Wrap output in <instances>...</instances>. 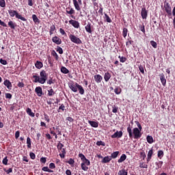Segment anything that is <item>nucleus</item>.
<instances>
[{"instance_id":"c756f323","label":"nucleus","mask_w":175,"mask_h":175,"mask_svg":"<svg viewBox=\"0 0 175 175\" xmlns=\"http://www.w3.org/2000/svg\"><path fill=\"white\" fill-rule=\"evenodd\" d=\"M120 154V152L118 150L116 152H113V153H111L110 157H111V159H116L118 155Z\"/></svg>"},{"instance_id":"9b49d317","label":"nucleus","mask_w":175,"mask_h":175,"mask_svg":"<svg viewBox=\"0 0 175 175\" xmlns=\"http://www.w3.org/2000/svg\"><path fill=\"white\" fill-rule=\"evenodd\" d=\"M148 11H147L146 8H142L141 16L142 19H147Z\"/></svg>"},{"instance_id":"b1692460","label":"nucleus","mask_w":175,"mask_h":175,"mask_svg":"<svg viewBox=\"0 0 175 175\" xmlns=\"http://www.w3.org/2000/svg\"><path fill=\"white\" fill-rule=\"evenodd\" d=\"M111 77V75L109 72H105V74H104V80L105 81V82H108Z\"/></svg>"},{"instance_id":"a878e982","label":"nucleus","mask_w":175,"mask_h":175,"mask_svg":"<svg viewBox=\"0 0 175 175\" xmlns=\"http://www.w3.org/2000/svg\"><path fill=\"white\" fill-rule=\"evenodd\" d=\"M139 168L141 169H148V165L145 162H140L139 163Z\"/></svg>"},{"instance_id":"bb28decb","label":"nucleus","mask_w":175,"mask_h":175,"mask_svg":"<svg viewBox=\"0 0 175 175\" xmlns=\"http://www.w3.org/2000/svg\"><path fill=\"white\" fill-rule=\"evenodd\" d=\"M104 19H105V21L107 23H112V20L111 19L109 16L107 15V14H104Z\"/></svg>"},{"instance_id":"20e7f679","label":"nucleus","mask_w":175,"mask_h":175,"mask_svg":"<svg viewBox=\"0 0 175 175\" xmlns=\"http://www.w3.org/2000/svg\"><path fill=\"white\" fill-rule=\"evenodd\" d=\"M69 88L73 92H78L79 91V93L80 95L85 94V89L83 88V86H81V85H79V83H77V82H75V83L72 82L71 83L69 84Z\"/></svg>"},{"instance_id":"5fc2aeb1","label":"nucleus","mask_w":175,"mask_h":175,"mask_svg":"<svg viewBox=\"0 0 175 175\" xmlns=\"http://www.w3.org/2000/svg\"><path fill=\"white\" fill-rule=\"evenodd\" d=\"M98 13H99L100 14H101V16L103 15V8L102 5L99 6V10L98 11Z\"/></svg>"},{"instance_id":"ea45409f","label":"nucleus","mask_w":175,"mask_h":175,"mask_svg":"<svg viewBox=\"0 0 175 175\" xmlns=\"http://www.w3.org/2000/svg\"><path fill=\"white\" fill-rule=\"evenodd\" d=\"M3 171L5 172H6L7 174H10V173L13 172V168L12 167H10L8 170H7L6 168H3Z\"/></svg>"},{"instance_id":"393cba45","label":"nucleus","mask_w":175,"mask_h":175,"mask_svg":"<svg viewBox=\"0 0 175 175\" xmlns=\"http://www.w3.org/2000/svg\"><path fill=\"white\" fill-rule=\"evenodd\" d=\"M31 18H33V22H34V23H40V19L38 18L37 15H36L35 14H33V15L31 16Z\"/></svg>"},{"instance_id":"4468645a","label":"nucleus","mask_w":175,"mask_h":175,"mask_svg":"<svg viewBox=\"0 0 175 175\" xmlns=\"http://www.w3.org/2000/svg\"><path fill=\"white\" fill-rule=\"evenodd\" d=\"M153 154H154V152L152 148L148 152L147 159H146L147 163H148L151 161Z\"/></svg>"},{"instance_id":"3c124183","label":"nucleus","mask_w":175,"mask_h":175,"mask_svg":"<svg viewBox=\"0 0 175 175\" xmlns=\"http://www.w3.org/2000/svg\"><path fill=\"white\" fill-rule=\"evenodd\" d=\"M60 110H62V111H65V105H64V104H62V105L59 106L57 112L59 113V112H60Z\"/></svg>"},{"instance_id":"37998d69","label":"nucleus","mask_w":175,"mask_h":175,"mask_svg":"<svg viewBox=\"0 0 175 175\" xmlns=\"http://www.w3.org/2000/svg\"><path fill=\"white\" fill-rule=\"evenodd\" d=\"M118 175H128V172L123 169L119 171Z\"/></svg>"},{"instance_id":"cd10ccee","label":"nucleus","mask_w":175,"mask_h":175,"mask_svg":"<svg viewBox=\"0 0 175 175\" xmlns=\"http://www.w3.org/2000/svg\"><path fill=\"white\" fill-rule=\"evenodd\" d=\"M26 144L27 148H31V141L29 137H27Z\"/></svg>"},{"instance_id":"774afa93","label":"nucleus","mask_w":175,"mask_h":175,"mask_svg":"<svg viewBox=\"0 0 175 175\" xmlns=\"http://www.w3.org/2000/svg\"><path fill=\"white\" fill-rule=\"evenodd\" d=\"M45 137H46V138L48 140H51V139H52V137H51V135H50L49 133H46V134L45 135Z\"/></svg>"},{"instance_id":"6e6552de","label":"nucleus","mask_w":175,"mask_h":175,"mask_svg":"<svg viewBox=\"0 0 175 175\" xmlns=\"http://www.w3.org/2000/svg\"><path fill=\"white\" fill-rule=\"evenodd\" d=\"M72 2L75 10L77 11H81V8L80 7V5L83 4L82 0H72Z\"/></svg>"},{"instance_id":"a19ab883","label":"nucleus","mask_w":175,"mask_h":175,"mask_svg":"<svg viewBox=\"0 0 175 175\" xmlns=\"http://www.w3.org/2000/svg\"><path fill=\"white\" fill-rule=\"evenodd\" d=\"M128 29L126 27L123 28L122 36L124 38L127 36Z\"/></svg>"},{"instance_id":"2f4dec72","label":"nucleus","mask_w":175,"mask_h":175,"mask_svg":"<svg viewBox=\"0 0 175 175\" xmlns=\"http://www.w3.org/2000/svg\"><path fill=\"white\" fill-rule=\"evenodd\" d=\"M131 44H133V41L130 39L128 38L126 42V46L127 47V49H129L130 46H131Z\"/></svg>"},{"instance_id":"39448f33","label":"nucleus","mask_w":175,"mask_h":175,"mask_svg":"<svg viewBox=\"0 0 175 175\" xmlns=\"http://www.w3.org/2000/svg\"><path fill=\"white\" fill-rule=\"evenodd\" d=\"M8 13L11 17H16V18L19 19L22 21L26 22L27 18L23 16L22 15H20L18 14V11H16L15 10H8Z\"/></svg>"},{"instance_id":"a211bd4d","label":"nucleus","mask_w":175,"mask_h":175,"mask_svg":"<svg viewBox=\"0 0 175 175\" xmlns=\"http://www.w3.org/2000/svg\"><path fill=\"white\" fill-rule=\"evenodd\" d=\"M66 12L68 14L72 16L73 14H75V10H74V8L68 7V8H66Z\"/></svg>"},{"instance_id":"e433bc0d","label":"nucleus","mask_w":175,"mask_h":175,"mask_svg":"<svg viewBox=\"0 0 175 175\" xmlns=\"http://www.w3.org/2000/svg\"><path fill=\"white\" fill-rule=\"evenodd\" d=\"M61 72L63 74H66H66L69 73V70H68L66 67L62 66Z\"/></svg>"},{"instance_id":"dca6fc26","label":"nucleus","mask_w":175,"mask_h":175,"mask_svg":"<svg viewBox=\"0 0 175 175\" xmlns=\"http://www.w3.org/2000/svg\"><path fill=\"white\" fill-rule=\"evenodd\" d=\"M92 23L90 22H88L87 25L85 27V31L91 34L92 33Z\"/></svg>"},{"instance_id":"338daca9","label":"nucleus","mask_w":175,"mask_h":175,"mask_svg":"<svg viewBox=\"0 0 175 175\" xmlns=\"http://www.w3.org/2000/svg\"><path fill=\"white\" fill-rule=\"evenodd\" d=\"M135 123L137 124L138 129H143V128L142 127V124H140V122H139V121H135Z\"/></svg>"},{"instance_id":"8fccbe9b","label":"nucleus","mask_w":175,"mask_h":175,"mask_svg":"<svg viewBox=\"0 0 175 175\" xmlns=\"http://www.w3.org/2000/svg\"><path fill=\"white\" fill-rule=\"evenodd\" d=\"M96 145L98 146H105L106 144L104 142L99 141L96 143Z\"/></svg>"},{"instance_id":"79ce46f5","label":"nucleus","mask_w":175,"mask_h":175,"mask_svg":"<svg viewBox=\"0 0 175 175\" xmlns=\"http://www.w3.org/2000/svg\"><path fill=\"white\" fill-rule=\"evenodd\" d=\"M0 7L5 8L6 7V3L5 0H0Z\"/></svg>"},{"instance_id":"72a5a7b5","label":"nucleus","mask_w":175,"mask_h":175,"mask_svg":"<svg viewBox=\"0 0 175 175\" xmlns=\"http://www.w3.org/2000/svg\"><path fill=\"white\" fill-rule=\"evenodd\" d=\"M139 30L144 33L146 34V29H145V25L144 23L142 25H139Z\"/></svg>"},{"instance_id":"4be33fe9","label":"nucleus","mask_w":175,"mask_h":175,"mask_svg":"<svg viewBox=\"0 0 175 175\" xmlns=\"http://www.w3.org/2000/svg\"><path fill=\"white\" fill-rule=\"evenodd\" d=\"M8 27L11 29H15L16 27V23H14V21H10L8 23Z\"/></svg>"},{"instance_id":"c03bdc74","label":"nucleus","mask_w":175,"mask_h":175,"mask_svg":"<svg viewBox=\"0 0 175 175\" xmlns=\"http://www.w3.org/2000/svg\"><path fill=\"white\" fill-rule=\"evenodd\" d=\"M8 161H9V160H8V157L6 156L5 157H4V158L3 159L2 163H3V165H8Z\"/></svg>"},{"instance_id":"680f3d73","label":"nucleus","mask_w":175,"mask_h":175,"mask_svg":"<svg viewBox=\"0 0 175 175\" xmlns=\"http://www.w3.org/2000/svg\"><path fill=\"white\" fill-rule=\"evenodd\" d=\"M44 120L47 121V122H50L49 116L46 113L44 114Z\"/></svg>"},{"instance_id":"0eeeda50","label":"nucleus","mask_w":175,"mask_h":175,"mask_svg":"<svg viewBox=\"0 0 175 175\" xmlns=\"http://www.w3.org/2000/svg\"><path fill=\"white\" fill-rule=\"evenodd\" d=\"M69 39L70 40V41L75 44H83L82 40L77 37L75 34H70L69 35Z\"/></svg>"},{"instance_id":"1a4fd4ad","label":"nucleus","mask_w":175,"mask_h":175,"mask_svg":"<svg viewBox=\"0 0 175 175\" xmlns=\"http://www.w3.org/2000/svg\"><path fill=\"white\" fill-rule=\"evenodd\" d=\"M68 23L72 25L75 29H79L80 27V23L78 21L71 19L68 21Z\"/></svg>"},{"instance_id":"f3484780","label":"nucleus","mask_w":175,"mask_h":175,"mask_svg":"<svg viewBox=\"0 0 175 175\" xmlns=\"http://www.w3.org/2000/svg\"><path fill=\"white\" fill-rule=\"evenodd\" d=\"M123 135L122 131H117L113 135H111V138H121Z\"/></svg>"},{"instance_id":"09e8293b","label":"nucleus","mask_w":175,"mask_h":175,"mask_svg":"<svg viewBox=\"0 0 175 175\" xmlns=\"http://www.w3.org/2000/svg\"><path fill=\"white\" fill-rule=\"evenodd\" d=\"M112 108H113L112 111H113V113H118V107H117L116 105H114L112 106Z\"/></svg>"},{"instance_id":"f03ea898","label":"nucleus","mask_w":175,"mask_h":175,"mask_svg":"<svg viewBox=\"0 0 175 175\" xmlns=\"http://www.w3.org/2000/svg\"><path fill=\"white\" fill-rule=\"evenodd\" d=\"M33 83H39L40 84H44L48 79V75L45 70H42L38 75H33Z\"/></svg>"},{"instance_id":"6ab92c4d","label":"nucleus","mask_w":175,"mask_h":175,"mask_svg":"<svg viewBox=\"0 0 175 175\" xmlns=\"http://www.w3.org/2000/svg\"><path fill=\"white\" fill-rule=\"evenodd\" d=\"M52 42L53 43H55V44H62V40L57 36H54L52 38Z\"/></svg>"},{"instance_id":"7c9ffc66","label":"nucleus","mask_w":175,"mask_h":175,"mask_svg":"<svg viewBox=\"0 0 175 175\" xmlns=\"http://www.w3.org/2000/svg\"><path fill=\"white\" fill-rule=\"evenodd\" d=\"M146 140H147V142L150 144H152L154 142V139L152 136H150V135L147 136Z\"/></svg>"},{"instance_id":"bf43d9fd","label":"nucleus","mask_w":175,"mask_h":175,"mask_svg":"<svg viewBox=\"0 0 175 175\" xmlns=\"http://www.w3.org/2000/svg\"><path fill=\"white\" fill-rule=\"evenodd\" d=\"M56 51H57L59 54L63 53V50L60 46L57 47Z\"/></svg>"},{"instance_id":"c9c22d12","label":"nucleus","mask_w":175,"mask_h":175,"mask_svg":"<svg viewBox=\"0 0 175 175\" xmlns=\"http://www.w3.org/2000/svg\"><path fill=\"white\" fill-rule=\"evenodd\" d=\"M163 156H164L163 150H158V153H157L158 158L161 159Z\"/></svg>"},{"instance_id":"9d476101","label":"nucleus","mask_w":175,"mask_h":175,"mask_svg":"<svg viewBox=\"0 0 175 175\" xmlns=\"http://www.w3.org/2000/svg\"><path fill=\"white\" fill-rule=\"evenodd\" d=\"M159 79L161 81V83L163 87L166 86L167 84V79L165 77V75L163 73H161L159 75Z\"/></svg>"},{"instance_id":"aec40b11","label":"nucleus","mask_w":175,"mask_h":175,"mask_svg":"<svg viewBox=\"0 0 175 175\" xmlns=\"http://www.w3.org/2000/svg\"><path fill=\"white\" fill-rule=\"evenodd\" d=\"M112 160L111 156H105V157L103 158V161L101 162L103 163H108Z\"/></svg>"},{"instance_id":"a18cd8bd","label":"nucleus","mask_w":175,"mask_h":175,"mask_svg":"<svg viewBox=\"0 0 175 175\" xmlns=\"http://www.w3.org/2000/svg\"><path fill=\"white\" fill-rule=\"evenodd\" d=\"M122 89L120 87H117L115 88L114 92L116 94H120L121 93Z\"/></svg>"},{"instance_id":"49530a36","label":"nucleus","mask_w":175,"mask_h":175,"mask_svg":"<svg viewBox=\"0 0 175 175\" xmlns=\"http://www.w3.org/2000/svg\"><path fill=\"white\" fill-rule=\"evenodd\" d=\"M150 44L154 49H157V43L155 41L151 40Z\"/></svg>"},{"instance_id":"ddd939ff","label":"nucleus","mask_w":175,"mask_h":175,"mask_svg":"<svg viewBox=\"0 0 175 175\" xmlns=\"http://www.w3.org/2000/svg\"><path fill=\"white\" fill-rule=\"evenodd\" d=\"M34 92H36L39 97H41L43 95L42 88L40 86H37L34 90Z\"/></svg>"},{"instance_id":"58836bf2","label":"nucleus","mask_w":175,"mask_h":175,"mask_svg":"<svg viewBox=\"0 0 175 175\" xmlns=\"http://www.w3.org/2000/svg\"><path fill=\"white\" fill-rule=\"evenodd\" d=\"M48 96H53L55 95V92H54L53 88H51V90H48Z\"/></svg>"},{"instance_id":"603ef678","label":"nucleus","mask_w":175,"mask_h":175,"mask_svg":"<svg viewBox=\"0 0 175 175\" xmlns=\"http://www.w3.org/2000/svg\"><path fill=\"white\" fill-rule=\"evenodd\" d=\"M63 147H64V145H63L62 143L59 142V143L57 144V149H58L59 151L61 150H62V149H63Z\"/></svg>"},{"instance_id":"412c9836","label":"nucleus","mask_w":175,"mask_h":175,"mask_svg":"<svg viewBox=\"0 0 175 175\" xmlns=\"http://www.w3.org/2000/svg\"><path fill=\"white\" fill-rule=\"evenodd\" d=\"M88 122L90 124V125L94 128H97L98 127V122H95V121H92V120H88Z\"/></svg>"},{"instance_id":"5701e85b","label":"nucleus","mask_w":175,"mask_h":175,"mask_svg":"<svg viewBox=\"0 0 175 175\" xmlns=\"http://www.w3.org/2000/svg\"><path fill=\"white\" fill-rule=\"evenodd\" d=\"M25 111L27 115L30 116V117H35V113L32 111L31 108L27 107L25 109Z\"/></svg>"},{"instance_id":"4c0bfd02","label":"nucleus","mask_w":175,"mask_h":175,"mask_svg":"<svg viewBox=\"0 0 175 175\" xmlns=\"http://www.w3.org/2000/svg\"><path fill=\"white\" fill-rule=\"evenodd\" d=\"M163 164V161H159V162L155 163V165H157L158 169L161 168Z\"/></svg>"},{"instance_id":"7ed1b4c3","label":"nucleus","mask_w":175,"mask_h":175,"mask_svg":"<svg viewBox=\"0 0 175 175\" xmlns=\"http://www.w3.org/2000/svg\"><path fill=\"white\" fill-rule=\"evenodd\" d=\"M79 157L81 159L82 163H81V168L84 172H88L89 170V167L91 165L90 161L87 159L85 154L83 153H79Z\"/></svg>"},{"instance_id":"13d9d810","label":"nucleus","mask_w":175,"mask_h":175,"mask_svg":"<svg viewBox=\"0 0 175 175\" xmlns=\"http://www.w3.org/2000/svg\"><path fill=\"white\" fill-rule=\"evenodd\" d=\"M118 57L120 58V61L122 63H124L126 61V58L125 57L119 56Z\"/></svg>"},{"instance_id":"f704fd0d","label":"nucleus","mask_w":175,"mask_h":175,"mask_svg":"<svg viewBox=\"0 0 175 175\" xmlns=\"http://www.w3.org/2000/svg\"><path fill=\"white\" fill-rule=\"evenodd\" d=\"M35 66L38 69H40L43 67V64L41 62L37 61Z\"/></svg>"},{"instance_id":"052dcab7","label":"nucleus","mask_w":175,"mask_h":175,"mask_svg":"<svg viewBox=\"0 0 175 175\" xmlns=\"http://www.w3.org/2000/svg\"><path fill=\"white\" fill-rule=\"evenodd\" d=\"M40 162L43 164H45L46 163V157H41Z\"/></svg>"},{"instance_id":"0e129e2a","label":"nucleus","mask_w":175,"mask_h":175,"mask_svg":"<svg viewBox=\"0 0 175 175\" xmlns=\"http://www.w3.org/2000/svg\"><path fill=\"white\" fill-rule=\"evenodd\" d=\"M49 168H50L51 170H54V169H55V163H51L49 164Z\"/></svg>"},{"instance_id":"4d7b16f0","label":"nucleus","mask_w":175,"mask_h":175,"mask_svg":"<svg viewBox=\"0 0 175 175\" xmlns=\"http://www.w3.org/2000/svg\"><path fill=\"white\" fill-rule=\"evenodd\" d=\"M17 86L20 88H23L25 87V83L23 82H18Z\"/></svg>"},{"instance_id":"c85d7f7f","label":"nucleus","mask_w":175,"mask_h":175,"mask_svg":"<svg viewBox=\"0 0 175 175\" xmlns=\"http://www.w3.org/2000/svg\"><path fill=\"white\" fill-rule=\"evenodd\" d=\"M42 170L45 172H49V173H53V170L49 169L48 166L43 167L42 168Z\"/></svg>"},{"instance_id":"6e6d98bb","label":"nucleus","mask_w":175,"mask_h":175,"mask_svg":"<svg viewBox=\"0 0 175 175\" xmlns=\"http://www.w3.org/2000/svg\"><path fill=\"white\" fill-rule=\"evenodd\" d=\"M51 55L55 57V59L57 61L58 60V55L56 53V52L55 51H53L51 53Z\"/></svg>"},{"instance_id":"423d86ee","label":"nucleus","mask_w":175,"mask_h":175,"mask_svg":"<svg viewBox=\"0 0 175 175\" xmlns=\"http://www.w3.org/2000/svg\"><path fill=\"white\" fill-rule=\"evenodd\" d=\"M163 7H164V9H165V11L167 14V16L169 18H172V8L170 5V3L167 1H165L164 2V5H163Z\"/></svg>"},{"instance_id":"f257e3e1","label":"nucleus","mask_w":175,"mask_h":175,"mask_svg":"<svg viewBox=\"0 0 175 175\" xmlns=\"http://www.w3.org/2000/svg\"><path fill=\"white\" fill-rule=\"evenodd\" d=\"M133 126L129 124L127 127V132L129 133V138L132 140L133 139H139L142 137V130L137 127L134 128L133 130Z\"/></svg>"},{"instance_id":"e2e57ef3","label":"nucleus","mask_w":175,"mask_h":175,"mask_svg":"<svg viewBox=\"0 0 175 175\" xmlns=\"http://www.w3.org/2000/svg\"><path fill=\"white\" fill-rule=\"evenodd\" d=\"M0 63L3 65H7L8 63L5 59H0Z\"/></svg>"},{"instance_id":"de8ad7c7","label":"nucleus","mask_w":175,"mask_h":175,"mask_svg":"<svg viewBox=\"0 0 175 175\" xmlns=\"http://www.w3.org/2000/svg\"><path fill=\"white\" fill-rule=\"evenodd\" d=\"M75 163V161L72 158H70L69 160L67 161V163H68L70 165H74Z\"/></svg>"},{"instance_id":"2eb2a0df","label":"nucleus","mask_w":175,"mask_h":175,"mask_svg":"<svg viewBox=\"0 0 175 175\" xmlns=\"http://www.w3.org/2000/svg\"><path fill=\"white\" fill-rule=\"evenodd\" d=\"M3 84L5 87H7L8 90H11L12 89V83L9 79H5V81L3 82Z\"/></svg>"},{"instance_id":"69168bd1","label":"nucleus","mask_w":175,"mask_h":175,"mask_svg":"<svg viewBox=\"0 0 175 175\" xmlns=\"http://www.w3.org/2000/svg\"><path fill=\"white\" fill-rule=\"evenodd\" d=\"M30 159L33 160L36 159V154L33 152H30Z\"/></svg>"},{"instance_id":"864d4df0","label":"nucleus","mask_w":175,"mask_h":175,"mask_svg":"<svg viewBox=\"0 0 175 175\" xmlns=\"http://www.w3.org/2000/svg\"><path fill=\"white\" fill-rule=\"evenodd\" d=\"M139 71H140L143 75L145 74L144 67L143 66L139 65Z\"/></svg>"},{"instance_id":"473e14b6","label":"nucleus","mask_w":175,"mask_h":175,"mask_svg":"<svg viewBox=\"0 0 175 175\" xmlns=\"http://www.w3.org/2000/svg\"><path fill=\"white\" fill-rule=\"evenodd\" d=\"M126 154H122L121 157L118 159V162L119 163H121L124 162L126 160Z\"/></svg>"},{"instance_id":"f8f14e48","label":"nucleus","mask_w":175,"mask_h":175,"mask_svg":"<svg viewBox=\"0 0 175 175\" xmlns=\"http://www.w3.org/2000/svg\"><path fill=\"white\" fill-rule=\"evenodd\" d=\"M94 80L97 84L100 83L103 80V77L100 75H96L94 76Z\"/></svg>"}]
</instances>
